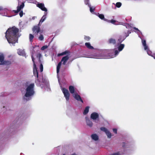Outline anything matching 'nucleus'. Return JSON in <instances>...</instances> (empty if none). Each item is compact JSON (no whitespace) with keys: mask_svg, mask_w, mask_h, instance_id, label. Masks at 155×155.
Returning <instances> with one entry per match:
<instances>
[{"mask_svg":"<svg viewBox=\"0 0 155 155\" xmlns=\"http://www.w3.org/2000/svg\"><path fill=\"white\" fill-rule=\"evenodd\" d=\"M99 117V114L95 112L92 113L91 115V118L94 120H96Z\"/></svg>","mask_w":155,"mask_h":155,"instance_id":"14","label":"nucleus"},{"mask_svg":"<svg viewBox=\"0 0 155 155\" xmlns=\"http://www.w3.org/2000/svg\"><path fill=\"white\" fill-rule=\"evenodd\" d=\"M19 30L15 26L8 28L5 32V37L9 43L18 42Z\"/></svg>","mask_w":155,"mask_h":155,"instance_id":"1","label":"nucleus"},{"mask_svg":"<svg viewBox=\"0 0 155 155\" xmlns=\"http://www.w3.org/2000/svg\"><path fill=\"white\" fill-rule=\"evenodd\" d=\"M89 106H87L83 112V114L84 115H86L88 113L89 110Z\"/></svg>","mask_w":155,"mask_h":155,"instance_id":"24","label":"nucleus"},{"mask_svg":"<svg viewBox=\"0 0 155 155\" xmlns=\"http://www.w3.org/2000/svg\"><path fill=\"white\" fill-rule=\"evenodd\" d=\"M43 66L42 64H41L40 65V69L41 72H42L43 71Z\"/></svg>","mask_w":155,"mask_h":155,"instance_id":"32","label":"nucleus"},{"mask_svg":"<svg viewBox=\"0 0 155 155\" xmlns=\"http://www.w3.org/2000/svg\"><path fill=\"white\" fill-rule=\"evenodd\" d=\"M113 132L115 134H117V129L116 128H114L113 129Z\"/></svg>","mask_w":155,"mask_h":155,"instance_id":"39","label":"nucleus"},{"mask_svg":"<svg viewBox=\"0 0 155 155\" xmlns=\"http://www.w3.org/2000/svg\"><path fill=\"white\" fill-rule=\"evenodd\" d=\"M37 6L40 8L42 10L45 11V12L47 13V8L45 7L44 4L43 3H38L37 5Z\"/></svg>","mask_w":155,"mask_h":155,"instance_id":"8","label":"nucleus"},{"mask_svg":"<svg viewBox=\"0 0 155 155\" xmlns=\"http://www.w3.org/2000/svg\"><path fill=\"white\" fill-rule=\"evenodd\" d=\"M125 39L124 36H120L119 38L118 39V44H120Z\"/></svg>","mask_w":155,"mask_h":155,"instance_id":"19","label":"nucleus"},{"mask_svg":"<svg viewBox=\"0 0 155 155\" xmlns=\"http://www.w3.org/2000/svg\"><path fill=\"white\" fill-rule=\"evenodd\" d=\"M111 51H112V50H105L103 51V52L107 54L106 55L110 56V54Z\"/></svg>","mask_w":155,"mask_h":155,"instance_id":"25","label":"nucleus"},{"mask_svg":"<svg viewBox=\"0 0 155 155\" xmlns=\"http://www.w3.org/2000/svg\"><path fill=\"white\" fill-rule=\"evenodd\" d=\"M40 26L41 25H39L38 24L37 25L34 26L33 27L32 30L35 36L38 35L39 33L40 34L42 33V31L40 28Z\"/></svg>","mask_w":155,"mask_h":155,"instance_id":"4","label":"nucleus"},{"mask_svg":"<svg viewBox=\"0 0 155 155\" xmlns=\"http://www.w3.org/2000/svg\"><path fill=\"white\" fill-rule=\"evenodd\" d=\"M122 4L120 2H117L116 3V6L117 8H120Z\"/></svg>","mask_w":155,"mask_h":155,"instance_id":"30","label":"nucleus"},{"mask_svg":"<svg viewBox=\"0 0 155 155\" xmlns=\"http://www.w3.org/2000/svg\"><path fill=\"white\" fill-rule=\"evenodd\" d=\"M109 21H109V22H110L111 23L113 24H115L116 21H115V20H114L113 19H112L111 20H109Z\"/></svg>","mask_w":155,"mask_h":155,"instance_id":"36","label":"nucleus"},{"mask_svg":"<svg viewBox=\"0 0 155 155\" xmlns=\"http://www.w3.org/2000/svg\"><path fill=\"white\" fill-rule=\"evenodd\" d=\"M62 63L61 62H60L58 64L57 67V73L58 74L59 71L60 69L61 65Z\"/></svg>","mask_w":155,"mask_h":155,"instance_id":"23","label":"nucleus"},{"mask_svg":"<svg viewBox=\"0 0 155 155\" xmlns=\"http://www.w3.org/2000/svg\"><path fill=\"white\" fill-rule=\"evenodd\" d=\"M98 16L100 19L102 20H103L104 21H107V22H109V21H110L109 20L104 18V15L103 14H98Z\"/></svg>","mask_w":155,"mask_h":155,"instance_id":"17","label":"nucleus"},{"mask_svg":"<svg viewBox=\"0 0 155 155\" xmlns=\"http://www.w3.org/2000/svg\"><path fill=\"white\" fill-rule=\"evenodd\" d=\"M73 96L74 98L78 101H80L82 103H83V101L82 99L78 93H76L73 95Z\"/></svg>","mask_w":155,"mask_h":155,"instance_id":"13","label":"nucleus"},{"mask_svg":"<svg viewBox=\"0 0 155 155\" xmlns=\"http://www.w3.org/2000/svg\"><path fill=\"white\" fill-rule=\"evenodd\" d=\"M62 91L67 101H68L69 99L70 93L68 90L65 88H62Z\"/></svg>","mask_w":155,"mask_h":155,"instance_id":"6","label":"nucleus"},{"mask_svg":"<svg viewBox=\"0 0 155 155\" xmlns=\"http://www.w3.org/2000/svg\"><path fill=\"white\" fill-rule=\"evenodd\" d=\"M2 10V7H0V11H1Z\"/></svg>","mask_w":155,"mask_h":155,"instance_id":"44","label":"nucleus"},{"mask_svg":"<svg viewBox=\"0 0 155 155\" xmlns=\"http://www.w3.org/2000/svg\"><path fill=\"white\" fill-rule=\"evenodd\" d=\"M19 15L21 17L23 15V12L22 11H21L19 13Z\"/></svg>","mask_w":155,"mask_h":155,"instance_id":"38","label":"nucleus"},{"mask_svg":"<svg viewBox=\"0 0 155 155\" xmlns=\"http://www.w3.org/2000/svg\"><path fill=\"white\" fill-rule=\"evenodd\" d=\"M88 6H89L90 8V11L91 12H93L95 10V8L94 7H92L90 5H88Z\"/></svg>","mask_w":155,"mask_h":155,"instance_id":"28","label":"nucleus"},{"mask_svg":"<svg viewBox=\"0 0 155 155\" xmlns=\"http://www.w3.org/2000/svg\"><path fill=\"white\" fill-rule=\"evenodd\" d=\"M107 43L110 45L115 46L116 45V41L115 39L111 38L109 39L107 41Z\"/></svg>","mask_w":155,"mask_h":155,"instance_id":"10","label":"nucleus"},{"mask_svg":"<svg viewBox=\"0 0 155 155\" xmlns=\"http://www.w3.org/2000/svg\"><path fill=\"white\" fill-rule=\"evenodd\" d=\"M89 0H85L84 3L86 5L88 4Z\"/></svg>","mask_w":155,"mask_h":155,"instance_id":"40","label":"nucleus"},{"mask_svg":"<svg viewBox=\"0 0 155 155\" xmlns=\"http://www.w3.org/2000/svg\"><path fill=\"white\" fill-rule=\"evenodd\" d=\"M84 38L86 41H89L91 39L90 37L87 36H84Z\"/></svg>","mask_w":155,"mask_h":155,"instance_id":"31","label":"nucleus"},{"mask_svg":"<svg viewBox=\"0 0 155 155\" xmlns=\"http://www.w3.org/2000/svg\"><path fill=\"white\" fill-rule=\"evenodd\" d=\"M34 84L32 83L28 86L26 88V92L24 97V99L28 101L31 99V97L35 94L34 91Z\"/></svg>","mask_w":155,"mask_h":155,"instance_id":"2","label":"nucleus"},{"mask_svg":"<svg viewBox=\"0 0 155 155\" xmlns=\"http://www.w3.org/2000/svg\"><path fill=\"white\" fill-rule=\"evenodd\" d=\"M124 47V44H120L118 47V50L120 51L123 49Z\"/></svg>","mask_w":155,"mask_h":155,"instance_id":"22","label":"nucleus"},{"mask_svg":"<svg viewBox=\"0 0 155 155\" xmlns=\"http://www.w3.org/2000/svg\"><path fill=\"white\" fill-rule=\"evenodd\" d=\"M119 51H118L117 50H115V51H114V55L115 56H116L117 55L119 52Z\"/></svg>","mask_w":155,"mask_h":155,"instance_id":"37","label":"nucleus"},{"mask_svg":"<svg viewBox=\"0 0 155 155\" xmlns=\"http://www.w3.org/2000/svg\"><path fill=\"white\" fill-rule=\"evenodd\" d=\"M122 146L123 147H125V143H123Z\"/></svg>","mask_w":155,"mask_h":155,"instance_id":"41","label":"nucleus"},{"mask_svg":"<svg viewBox=\"0 0 155 155\" xmlns=\"http://www.w3.org/2000/svg\"><path fill=\"white\" fill-rule=\"evenodd\" d=\"M35 18H36V17H35V16H34V17H32V19H33V20H34V19Z\"/></svg>","mask_w":155,"mask_h":155,"instance_id":"42","label":"nucleus"},{"mask_svg":"<svg viewBox=\"0 0 155 155\" xmlns=\"http://www.w3.org/2000/svg\"><path fill=\"white\" fill-rule=\"evenodd\" d=\"M141 41L142 45L144 47V50H146L148 54L150 55L149 53L148 52V50H149V49L148 46L147 45L146 40L143 39H141Z\"/></svg>","mask_w":155,"mask_h":155,"instance_id":"12","label":"nucleus"},{"mask_svg":"<svg viewBox=\"0 0 155 155\" xmlns=\"http://www.w3.org/2000/svg\"><path fill=\"white\" fill-rule=\"evenodd\" d=\"M127 25H129V24H127Z\"/></svg>","mask_w":155,"mask_h":155,"instance_id":"47","label":"nucleus"},{"mask_svg":"<svg viewBox=\"0 0 155 155\" xmlns=\"http://www.w3.org/2000/svg\"><path fill=\"white\" fill-rule=\"evenodd\" d=\"M91 137L93 140L95 141H97L98 140V137L96 134H92Z\"/></svg>","mask_w":155,"mask_h":155,"instance_id":"20","label":"nucleus"},{"mask_svg":"<svg viewBox=\"0 0 155 155\" xmlns=\"http://www.w3.org/2000/svg\"><path fill=\"white\" fill-rule=\"evenodd\" d=\"M131 33V32L130 31H128L127 33H124V38H125L128 37L129 35V34Z\"/></svg>","mask_w":155,"mask_h":155,"instance_id":"29","label":"nucleus"},{"mask_svg":"<svg viewBox=\"0 0 155 155\" xmlns=\"http://www.w3.org/2000/svg\"><path fill=\"white\" fill-rule=\"evenodd\" d=\"M100 129L101 131L104 132L106 133L108 138H110L111 137V133L106 128L104 127H101Z\"/></svg>","mask_w":155,"mask_h":155,"instance_id":"7","label":"nucleus"},{"mask_svg":"<svg viewBox=\"0 0 155 155\" xmlns=\"http://www.w3.org/2000/svg\"><path fill=\"white\" fill-rule=\"evenodd\" d=\"M70 52L68 50H66L62 52L61 53L58 54V56H60L64 55L66 54H68V55H67L66 56L63 57L60 62H61L62 63V64L63 65H65L67 62V61L69 59V55Z\"/></svg>","mask_w":155,"mask_h":155,"instance_id":"3","label":"nucleus"},{"mask_svg":"<svg viewBox=\"0 0 155 155\" xmlns=\"http://www.w3.org/2000/svg\"><path fill=\"white\" fill-rule=\"evenodd\" d=\"M153 58L155 59V55L153 56Z\"/></svg>","mask_w":155,"mask_h":155,"instance_id":"45","label":"nucleus"},{"mask_svg":"<svg viewBox=\"0 0 155 155\" xmlns=\"http://www.w3.org/2000/svg\"><path fill=\"white\" fill-rule=\"evenodd\" d=\"M38 38L39 40H43L44 39V37L43 35H40V36H39Z\"/></svg>","mask_w":155,"mask_h":155,"instance_id":"33","label":"nucleus"},{"mask_svg":"<svg viewBox=\"0 0 155 155\" xmlns=\"http://www.w3.org/2000/svg\"><path fill=\"white\" fill-rule=\"evenodd\" d=\"M4 57L3 54L0 55V65H9L11 64V62L10 61H4Z\"/></svg>","mask_w":155,"mask_h":155,"instance_id":"5","label":"nucleus"},{"mask_svg":"<svg viewBox=\"0 0 155 155\" xmlns=\"http://www.w3.org/2000/svg\"><path fill=\"white\" fill-rule=\"evenodd\" d=\"M34 38V36L32 34H30L29 35V39L30 41L32 42L33 41V39Z\"/></svg>","mask_w":155,"mask_h":155,"instance_id":"26","label":"nucleus"},{"mask_svg":"<svg viewBox=\"0 0 155 155\" xmlns=\"http://www.w3.org/2000/svg\"><path fill=\"white\" fill-rule=\"evenodd\" d=\"M24 6V4L22 2L20 6H18L17 7V10H13V12L15 13H18L19 12L21 9H22Z\"/></svg>","mask_w":155,"mask_h":155,"instance_id":"11","label":"nucleus"},{"mask_svg":"<svg viewBox=\"0 0 155 155\" xmlns=\"http://www.w3.org/2000/svg\"><path fill=\"white\" fill-rule=\"evenodd\" d=\"M47 14V13H45V15L42 17L41 18L39 22L38 23L39 25H41L42 23L44 21L46 18V16Z\"/></svg>","mask_w":155,"mask_h":155,"instance_id":"16","label":"nucleus"},{"mask_svg":"<svg viewBox=\"0 0 155 155\" xmlns=\"http://www.w3.org/2000/svg\"><path fill=\"white\" fill-rule=\"evenodd\" d=\"M36 47V46H35L34 47H33V48H35V47Z\"/></svg>","mask_w":155,"mask_h":155,"instance_id":"46","label":"nucleus"},{"mask_svg":"<svg viewBox=\"0 0 155 155\" xmlns=\"http://www.w3.org/2000/svg\"><path fill=\"white\" fill-rule=\"evenodd\" d=\"M33 73L34 75L36 77L37 79H38V70L37 69L36 65L35 64L34 66L33 67Z\"/></svg>","mask_w":155,"mask_h":155,"instance_id":"9","label":"nucleus"},{"mask_svg":"<svg viewBox=\"0 0 155 155\" xmlns=\"http://www.w3.org/2000/svg\"><path fill=\"white\" fill-rule=\"evenodd\" d=\"M69 89L70 91V92L71 94L74 93L75 91L74 87L72 86H70L69 87Z\"/></svg>","mask_w":155,"mask_h":155,"instance_id":"21","label":"nucleus"},{"mask_svg":"<svg viewBox=\"0 0 155 155\" xmlns=\"http://www.w3.org/2000/svg\"><path fill=\"white\" fill-rule=\"evenodd\" d=\"M31 57L32 61L33 63V67H34V66L35 64H35V58L33 57V55H31Z\"/></svg>","mask_w":155,"mask_h":155,"instance_id":"34","label":"nucleus"},{"mask_svg":"<svg viewBox=\"0 0 155 155\" xmlns=\"http://www.w3.org/2000/svg\"><path fill=\"white\" fill-rule=\"evenodd\" d=\"M85 46L87 48L90 49H93L94 48L92 46L90 43L86 42L85 44Z\"/></svg>","mask_w":155,"mask_h":155,"instance_id":"18","label":"nucleus"},{"mask_svg":"<svg viewBox=\"0 0 155 155\" xmlns=\"http://www.w3.org/2000/svg\"><path fill=\"white\" fill-rule=\"evenodd\" d=\"M87 125L90 127H92L93 126V123L90 121L89 118L87 117H85Z\"/></svg>","mask_w":155,"mask_h":155,"instance_id":"15","label":"nucleus"},{"mask_svg":"<svg viewBox=\"0 0 155 155\" xmlns=\"http://www.w3.org/2000/svg\"><path fill=\"white\" fill-rule=\"evenodd\" d=\"M18 54L20 55L24 56L25 54L24 52L21 50H19L18 52Z\"/></svg>","mask_w":155,"mask_h":155,"instance_id":"27","label":"nucleus"},{"mask_svg":"<svg viewBox=\"0 0 155 155\" xmlns=\"http://www.w3.org/2000/svg\"><path fill=\"white\" fill-rule=\"evenodd\" d=\"M48 48V46L47 45H45L43 46L41 48V49L42 50H44Z\"/></svg>","mask_w":155,"mask_h":155,"instance_id":"35","label":"nucleus"},{"mask_svg":"<svg viewBox=\"0 0 155 155\" xmlns=\"http://www.w3.org/2000/svg\"><path fill=\"white\" fill-rule=\"evenodd\" d=\"M134 29H135V30H138V31H139V30L137 28H136V27H134Z\"/></svg>","mask_w":155,"mask_h":155,"instance_id":"43","label":"nucleus"}]
</instances>
